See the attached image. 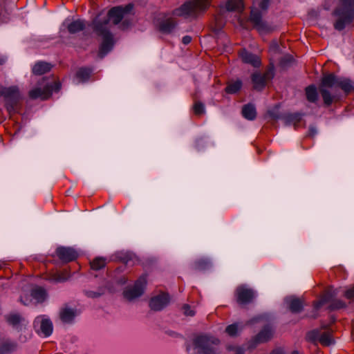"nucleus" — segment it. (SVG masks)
<instances>
[{
  "label": "nucleus",
  "mask_w": 354,
  "mask_h": 354,
  "mask_svg": "<svg viewBox=\"0 0 354 354\" xmlns=\"http://www.w3.org/2000/svg\"><path fill=\"white\" fill-rule=\"evenodd\" d=\"M67 275L68 274L66 272H56L50 274L47 279L55 281H64L68 279Z\"/></svg>",
  "instance_id": "nucleus-34"
},
{
  "label": "nucleus",
  "mask_w": 354,
  "mask_h": 354,
  "mask_svg": "<svg viewBox=\"0 0 354 354\" xmlns=\"http://www.w3.org/2000/svg\"><path fill=\"white\" fill-rule=\"evenodd\" d=\"M0 354H4L3 353H2L1 351H0Z\"/></svg>",
  "instance_id": "nucleus-55"
},
{
  "label": "nucleus",
  "mask_w": 354,
  "mask_h": 354,
  "mask_svg": "<svg viewBox=\"0 0 354 354\" xmlns=\"http://www.w3.org/2000/svg\"><path fill=\"white\" fill-rule=\"evenodd\" d=\"M134 5L131 3L125 6L112 7L107 12L106 17L99 19L95 17L91 24L92 29L97 37H102V42L99 46L98 57L102 59L113 48L115 40L113 34L109 30V23L119 25L122 30L129 29L132 25V20L128 15L133 14Z\"/></svg>",
  "instance_id": "nucleus-1"
},
{
  "label": "nucleus",
  "mask_w": 354,
  "mask_h": 354,
  "mask_svg": "<svg viewBox=\"0 0 354 354\" xmlns=\"http://www.w3.org/2000/svg\"><path fill=\"white\" fill-rule=\"evenodd\" d=\"M335 296L334 292H333L332 288L328 287L326 288L320 295V299L324 303H328L332 301L333 297Z\"/></svg>",
  "instance_id": "nucleus-36"
},
{
  "label": "nucleus",
  "mask_w": 354,
  "mask_h": 354,
  "mask_svg": "<svg viewBox=\"0 0 354 354\" xmlns=\"http://www.w3.org/2000/svg\"><path fill=\"white\" fill-rule=\"evenodd\" d=\"M341 88L347 95L354 91V82L349 78L338 77L333 73H324L320 80L318 88L310 84L306 87L305 94L306 100L311 103H316L318 100V91L320 93L324 105L329 107L333 102L339 101L337 95H333L329 88Z\"/></svg>",
  "instance_id": "nucleus-2"
},
{
  "label": "nucleus",
  "mask_w": 354,
  "mask_h": 354,
  "mask_svg": "<svg viewBox=\"0 0 354 354\" xmlns=\"http://www.w3.org/2000/svg\"><path fill=\"white\" fill-rule=\"evenodd\" d=\"M210 262L207 259H201L196 261L194 264V269L198 271H203L208 269Z\"/></svg>",
  "instance_id": "nucleus-35"
},
{
  "label": "nucleus",
  "mask_w": 354,
  "mask_h": 354,
  "mask_svg": "<svg viewBox=\"0 0 354 354\" xmlns=\"http://www.w3.org/2000/svg\"><path fill=\"white\" fill-rule=\"evenodd\" d=\"M344 296L348 299H354V286H352L351 288L346 290L344 293Z\"/></svg>",
  "instance_id": "nucleus-44"
},
{
  "label": "nucleus",
  "mask_w": 354,
  "mask_h": 354,
  "mask_svg": "<svg viewBox=\"0 0 354 354\" xmlns=\"http://www.w3.org/2000/svg\"><path fill=\"white\" fill-rule=\"evenodd\" d=\"M56 254L63 263L73 261L78 257L77 252L73 248L63 246L56 249Z\"/></svg>",
  "instance_id": "nucleus-13"
},
{
  "label": "nucleus",
  "mask_w": 354,
  "mask_h": 354,
  "mask_svg": "<svg viewBox=\"0 0 354 354\" xmlns=\"http://www.w3.org/2000/svg\"><path fill=\"white\" fill-rule=\"evenodd\" d=\"M235 297L239 304L245 305L252 302L255 297V292L252 288L241 285L236 288Z\"/></svg>",
  "instance_id": "nucleus-10"
},
{
  "label": "nucleus",
  "mask_w": 354,
  "mask_h": 354,
  "mask_svg": "<svg viewBox=\"0 0 354 354\" xmlns=\"http://www.w3.org/2000/svg\"><path fill=\"white\" fill-rule=\"evenodd\" d=\"M234 354H245L244 350L241 348V347H236L234 348Z\"/></svg>",
  "instance_id": "nucleus-48"
},
{
  "label": "nucleus",
  "mask_w": 354,
  "mask_h": 354,
  "mask_svg": "<svg viewBox=\"0 0 354 354\" xmlns=\"http://www.w3.org/2000/svg\"><path fill=\"white\" fill-rule=\"evenodd\" d=\"M243 82L241 80L236 81H230L227 83V86L224 91L227 94H235L238 93L242 88Z\"/></svg>",
  "instance_id": "nucleus-26"
},
{
  "label": "nucleus",
  "mask_w": 354,
  "mask_h": 354,
  "mask_svg": "<svg viewBox=\"0 0 354 354\" xmlns=\"http://www.w3.org/2000/svg\"><path fill=\"white\" fill-rule=\"evenodd\" d=\"M192 111L194 115L197 117H201L205 113V104L199 101L194 100V104L192 106Z\"/></svg>",
  "instance_id": "nucleus-30"
},
{
  "label": "nucleus",
  "mask_w": 354,
  "mask_h": 354,
  "mask_svg": "<svg viewBox=\"0 0 354 354\" xmlns=\"http://www.w3.org/2000/svg\"><path fill=\"white\" fill-rule=\"evenodd\" d=\"M279 104H276L272 110H268L267 115L271 120H277L278 119H282L283 114L279 112Z\"/></svg>",
  "instance_id": "nucleus-38"
},
{
  "label": "nucleus",
  "mask_w": 354,
  "mask_h": 354,
  "mask_svg": "<svg viewBox=\"0 0 354 354\" xmlns=\"http://www.w3.org/2000/svg\"><path fill=\"white\" fill-rule=\"evenodd\" d=\"M334 15L338 17L334 23L335 29L344 30L346 25L351 24L354 19V0H340V6L335 8Z\"/></svg>",
  "instance_id": "nucleus-6"
},
{
  "label": "nucleus",
  "mask_w": 354,
  "mask_h": 354,
  "mask_svg": "<svg viewBox=\"0 0 354 354\" xmlns=\"http://www.w3.org/2000/svg\"><path fill=\"white\" fill-rule=\"evenodd\" d=\"M301 117L302 115L299 113H285L282 115V120H284L287 125L293 124L296 129L301 121Z\"/></svg>",
  "instance_id": "nucleus-20"
},
{
  "label": "nucleus",
  "mask_w": 354,
  "mask_h": 354,
  "mask_svg": "<svg viewBox=\"0 0 354 354\" xmlns=\"http://www.w3.org/2000/svg\"><path fill=\"white\" fill-rule=\"evenodd\" d=\"M53 65L50 63L46 62H37L33 66L32 72L35 75H42L51 71Z\"/></svg>",
  "instance_id": "nucleus-19"
},
{
  "label": "nucleus",
  "mask_w": 354,
  "mask_h": 354,
  "mask_svg": "<svg viewBox=\"0 0 354 354\" xmlns=\"http://www.w3.org/2000/svg\"><path fill=\"white\" fill-rule=\"evenodd\" d=\"M3 98L5 107L10 115L20 111L22 106V97L17 86L8 87Z\"/></svg>",
  "instance_id": "nucleus-7"
},
{
  "label": "nucleus",
  "mask_w": 354,
  "mask_h": 354,
  "mask_svg": "<svg viewBox=\"0 0 354 354\" xmlns=\"http://www.w3.org/2000/svg\"><path fill=\"white\" fill-rule=\"evenodd\" d=\"M86 28V23L84 20L77 19L73 21L67 26V30L70 34H75Z\"/></svg>",
  "instance_id": "nucleus-23"
},
{
  "label": "nucleus",
  "mask_w": 354,
  "mask_h": 354,
  "mask_svg": "<svg viewBox=\"0 0 354 354\" xmlns=\"http://www.w3.org/2000/svg\"><path fill=\"white\" fill-rule=\"evenodd\" d=\"M6 322L13 327H18L23 317L18 313H12L6 316Z\"/></svg>",
  "instance_id": "nucleus-31"
},
{
  "label": "nucleus",
  "mask_w": 354,
  "mask_h": 354,
  "mask_svg": "<svg viewBox=\"0 0 354 354\" xmlns=\"http://www.w3.org/2000/svg\"><path fill=\"white\" fill-rule=\"evenodd\" d=\"M242 115L247 120H253L257 118V111L253 104H245L241 110Z\"/></svg>",
  "instance_id": "nucleus-24"
},
{
  "label": "nucleus",
  "mask_w": 354,
  "mask_h": 354,
  "mask_svg": "<svg viewBox=\"0 0 354 354\" xmlns=\"http://www.w3.org/2000/svg\"><path fill=\"white\" fill-rule=\"evenodd\" d=\"M192 343L197 354H220L218 346L221 341L215 336L207 333L198 334L194 337Z\"/></svg>",
  "instance_id": "nucleus-4"
},
{
  "label": "nucleus",
  "mask_w": 354,
  "mask_h": 354,
  "mask_svg": "<svg viewBox=\"0 0 354 354\" xmlns=\"http://www.w3.org/2000/svg\"><path fill=\"white\" fill-rule=\"evenodd\" d=\"M106 259L103 257H96L90 262L91 268L93 270H99L106 266Z\"/></svg>",
  "instance_id": "nucleus-33"
},
{
  "label": "nucleus",
  "mask_w": 354,
  "mask_h": 354,
  "mask_svg": "<svg viewBox=\"0 0 354 354\" xmlns=\"http://www.w3.org/2000/svg\"><path fill=\"white\" fill-rule=\"evenodd\" d=\"M319 330H313L307 333L306 339L308 342L314 343L319 341Z\"/></svg>",
  "instance_id": "nucleus-39"
},
{
  "label": "nucleus",
  "mask_w": 354,
  "mask_h": 354,
  "mask_svg": "<svg viewBox=\"0 0 354 354\" xmlns=\"http://www.w3.org/2000/svg\"><path fill=\"white\" fill-rule=\"evenodd\" d=\"M293 61V57L291 55H286L280 59L279 64L281 66L284 67L290 64Z\"/></svg>",
  "instance_id": "nucleus-41"
},
{
  "label": "nucleus",
  "mask_w": 354,
  "mask_h": 354,
  "mask_svg": "<svg viewBox=\"0 0 354 354\" xmlns=\"http://www.w3.org/2000/svg\"><path fill=\"white\" fill-rule=\"evenodd\" d=\"M212 0H188L174 11V15L185 19H197L209 8Z\"/></svg>",
  "instance_id": "nucleus-3"
},
{
  "label": "nucleus",
  "mask_w": 354,
  "mask_h": 354,
  "mask_svg": "<svg viewBox=\"0 0 354 354\" xmlns=\"http://www.w3.org/2000/svg\"><path fill=\"white\" fill-rule=\"evenodd\" d=\"M40 330L45 337L50 336L53 333V323L49 319L43 318L39 322Z\"/></svg>",
  "instance_id": "nucleus-27"
},
{
  "label": "nucleus",
  "mask_w": 354,
  "mask_h": 354,
  "mask_svg": "<svg viewBox=\"0 0 354 354\" xmlns=\"http://www.w3.org/2000/svg\"><path fill=\"white\" fill-rule=\"evenodd\" d=\"M239 55L242 62L245 64H250L255 68H259L261 65L260 57L258 55L249 52L245 48L241 49L239 51Z\"/></svg>",
  "instance_id": "nucleus-14"
},
{
  "label": "nucleus",
  "mask_w": 354,
  "mask_h": 354,
  "mask_svg": "<svg viewBox=\"0 0 354 354\" xmlns=\"http://www.w3.org/2000/svg\"><path fill=\"white\" fill-rule=\"evenodd\" d=\"M17 348V344L15 342H5L0 345V351L4 354H10Z\"/></svg>",
  "instance_id": "nucleus-32"
},
{
  "label": "nucleus",
  "mask_w": 354,
  "mask_h": 354,
  "mask_svg": "<svg viewBox=\"0 0 354 354\" xmlns=\"http://www.w3.org/2000/svg\"><path fill=\"white\" fill-rule=\"evenodd\" d=\"M183 309L184 310V314L186 316H194L195 315V312L191 309V307L189 304H184Z\"/></svg>",
  "instance_id": "nucleus-42"
},
{
  "label": "nucleus",
  "mask_w": 354,
  "mask_h": 354,
  "mask_svg": "<svg viewBox=\"0 0 354 354\" xmlns=\"http://www.w3.org/2000/svg\"><path fill=\"white\" fill-rule=\"evenodd\" d=\"M330 325H322L321 329L326 330L319 335V342L324 346H328L332 344L334 341L332 338L333 330L330 328Z\"/></svg>",
  "instance_id": "nucleus-18"
},
{
  "label": "nucleus",
  "mask_w": 354,
  "mask_h": 354,
  "mask_svg": "<svg viewBox=\"0 0 354 354\" xmlns=\"http://www.w3.org/2000/svg\"><path fill=\"white\" fill-rule=\"evenodd\" d=\"M274 77V65L270 62L266 68L263 73L259 72L253 73L251 75V81L252 88L257 91H263L266 86L268 82L272 80Z\"/></svg>",
  "instance_id": "nucleus-8"
},
{
  "label": "nucleus",
  "mask_w": 354,
  "mask_h": 354,
  "mask_svg": "<svg viewBox=\"0 0 354 354\" xmlns=\"http://www.w3.org/2000/svg\"><path fill=\"white\" fill-rule=\"evenodd\" d=\"M191 41H192V37H190L189 35L184 36L182 39V42L185 45L189 44Z\"/></svg>",
  "instance_id": "nucleus-47"
},
{
  "label": "nucleus",
  "mask_w": 354,
  "mask_h": 354,
  "mask_svg": "<svg viewBox=\"0 0 354 354\" xmlns=\"http://www.w3.org/2000/svg\"><path fill=\"white\" fill-rule=\"evenodd\" d=\"M325 304L319 299L313 302V307L315 310H319Z\"/></svg>",
  "instance_id": "nucleus-45"
},
{
  "label": "nucleus",
  "mask_w": 354,
  "mask_h": 354,
  "mask_svg": "<svg viewBox=\"0 0 354 354\" xmlns=\"http://www.w3.org/2000/svg\"><path fill=\"white\" fill-rule=\"evenodd\" d=\"M55 92L59 91L61 89L62 84L59 81H55L53 85H50Z\"/></svg>",
  "instance_id": "nucleus-46"
},
{
  "label": "nucleus",
  "mask_w": 354,
  "mask_h": 354,
  "mask_svg": "<svg viewBox=\"0 0 354 354\" xmlns=\"http://www.w3.org/2000/svg\"><path fill=\"white\" fill-rule=\"evenodd\" d=\"M176 24L174 18L169 17L159 22L158 30L162 33L169 34L175 28Z\"/></svg>",
  "instance_id": "nucleus-17"
},
{
  "label": "nucleus",
  "mask_w": 354,
  "mask_h": 354,
  "mask_svg": "<svg viewBox=\"0 0 354 354\" xmlns=\"http://www.w3.org/2000/svg\"><path fill=\"white\" fill-rule=\"evenodd\" d=\"M270 354H285V353L281 349L277 348V349L273 350Z\"/></svg>",
  "instance_id": "nucleus-49"
},
{
  "label": "nucleus",
  "mask_w": 354,
  "mask_h": 354,
  "mask_svg": "<svg viewBox=\"0 0 354 354\" xmlns=\"http://www.w3.org/2000/svg\"><path fill=\"white\" fill-rule=\"evenodd\" d=\"M8 87H5L3 86H0V97L4 96V93H6V90Z\"/></svg>",
  "instance_id": "nucleus-50"
},
{
  "label": "nucleus",
  "mask_w": 354,
  "mask_h": 354,
  "mask_svg": "<svg viewBox=\"0 0 354 354\" xmlns=\"http://www.w3.org/2000/svg\"><path fill=\"white\" fill-rule=\"evenodd\" d=\"M273 337V330L272 328L267 325L265 326L251 340L249 343L248 348L253 349L256 346L262 343L270 341Z\"/></svg>",
  "instance_id": "nucleus-11"
},
{
  "label": "nucleus",
  "mask_w": 354,
  "mask_h": 354,
  "mask_svg": "<svg viewBox=\"0 0 354 354\" xmlns=\"http://www.w3.org/2000/svg\"><path fill=\"white\" fill-rule=\"evenodd\" d=\"M225 8L229 12H242L244 9L243 0H228L225 4Z\"/></svg>",
  "instance_id": "nucleus-25"
},
{
  "label": "nucleus",
  "mask_w": 354,
  "mask_h": 354,
  "mask_svg": "<svg viewBox=\"0 0 354 354\" xmlns=\"http://www.w3.org/2000/svg\"><path fill=\"white\" fill-rule=\"evenodd\" d=\"M127 278H125V277H122V278H121V279L119 280L118 283H119L120 284H124V283H126V282H127Z\"/></svg>",
  "instance_id": "nucleus-51"
},
{
  "label": "nucleus",
  "mask_w": 354,
  "mask_h": 354,
  "mask_svg": "<svg viewBox=\"0 0 354 354\" xmlns=\"http://www.w3.org/2000/svg\"><path fill=\"white\" fill-rule=\"evenodd\" d=\"M128 258L127 257H124L120 259V261L122 262V263H127L128 261Z\"/></svg>",
  "instance_id": "nucleus-53"
},
{
  "label": "nucleus",
  "mask_w": 354,
  "mask_h": 354,
  "mask_svg": "<svg viewBox=\"0 0 354 354\" xmlns=\"http://www.w3.org/2000/svg\"><path fill=\"white\" fill-rule=\"evenodd\" d=\"M92 71L88 68H80L76 72L75 76L81 82L88 81L91 77Z\"/></svg>",
  "instance_id": "nucleus-28"
},
{
  "label": "nucleus",
  "mask_w": 354,
  "mask_h": 354,
  "mask_svg": "<svg viewBox=\"0 0 354 354\" xmlns=\"http://www.w3.org/2000/svg\"><path fill=\"white\" fill-rule=\"evenodd\" d=\"M147 285V276L142 274L136 280L132 286H128L123 290L122 295L128 301H132L143 295Z\"/></svg>",
  "instance_id": "nucleus-9"
},
{
  "label": "nucleus",
  "mask_w": 354,
  "mask_h": 354,
  "mask_svg": "<svg viewBox=\"0 0 354 354\" xmlns=\"http://www.w3.org/2000/svg\"><path fill=\"white\" fill-rule=\"evenodd\" d=\"M30 295L38 303H43L47 297V292L43 287L36 286L31 290Z\"/></svg>",
  "instance_id": "nucleus-22"
},
{
  "label": "nucleus",
  "mask_w": 354,
  "mask_h": 354,
  "mask_svg": "<svg viewBox=\"0 0 354 354\" xmlns=\"http://www.w3.org/2000/svg\"><path fill=\"white\" fill-rule=\"evenodd\" d=\"M271 0H260L259 7L260 10L252 8L250 12L249 21L252 24L253 28L260 33H270L274 30V27L262 19V11L266 12L270 6Z\"/></svg>",
  "instance_id": "nucleus-5"
},
{
  "label": "nucleus",
  "mask_w": 354,
  "mask_h": 354,
  "mask_svg": "<svg viewBox=\"0 0 354 354\" xmlns=\"http://www.w3.org/2000/svg\"><path fill=\"white\" fill-rule=\"evenodd\" d=\"M170 302V296L168 292H160V294L152 297L149 301V306L153 311H160Z\"/></svg>",
  "instance_id": "nucleus-12"
},
{
  "label": "nucleus",
  "mask_w": 354,
  "mask_h": 354,
  "mask_svg": "<svg viewBox=\"0 0 354 354\" xmlns=\"http://www.w3.org/2000/svg\"><path fill=\"white\" fill-rule=\"evenodd\" d=\"M76 316V310L75 309L65 307L61 309L59 312V318L64 323H72Z\"/></svg>",
  "instance_id": "nucleus-21"
},
{
  "label": "nucleus",
  "mask_w": 354,
  "mask_h": 354,
  "mask_svg": "<svg viewBox=\"0 0 354 354\" xmlns=\"http://www.w3.org/2000/svg\"><path fill=\"white\" fill-rule=\"evenodd\" d=\"M309 131H310V135L311 136H313L316 133V131L313 128H310Z\"/></svg>",
  "instance_id": "nucleus-52"
},
{
  "label": "nucleus",
  "mask_w": 354,
  "mask_h": 354,
  "mask_svg": "<svg viewBox=\"0 0 354 354\" xmlns=\"http://www.w3.org/2000/svg\"><path fill=\"white\" fill-rule=\"evenodd\" d=\"M238 324H232L225 328V333L230 337H236L238 335Z\"/></svg>",
  "instance_id": "nucleus-40"
},
{
  "label": "nucleus",
  "mask_w": 354,
  "mask_h": 354,
  "mask_svg": "<svg viewBox=\"0 0 354 354\" xmlns=\"http://www.w3.org/2000/svg\"><path fill=\"white\" fill-rule=\"evenodd\" d=\"M346 305L344 301L340 299H332L328 306V309L331 311L346 308Z\"/></svg>",
  "instance_id": "nucleus-37"
},
{
  "label": "nucleus",
  "mask_w": 354,
  "mask_h": 354,
  "mask_svg": "<svg viewBox=\"0 0 354 354\" xmlns=\"http://www.w3.org/2000/svg\"><path fill=\"white\" fill-rule=\"evenodd\" d=\"M39 318V317H37V318H36V319L35 320V322H34V326H35L36 323H38V322H39V321H38Z\"/></svg>",
  "instance_id": "nucleus-54"
},
{
  "label": "nucleus",
  "mask_w": 354,
  "mask_h": 354,
  "mask_svg": "<svg viewBox=\"0 0 354 354\" xmlns=\"http://www.w3.org/2000/svg\"><path fill=\"white\" fill-rule=\"evenodd\" d=\"M53 88L48 84L45 86L43 88H36L29 91L28 95L30 98L35 100L41 98L42 100L48 99L52 95Z\"/></svg>",
  "instance_id": "nucleus-15"
},
{
  "label": "nucleus",
  "mask_w": 354,
  "mask_h": 354,
  "mask_svg": "<svg viewBox=\"0 0 354 354\" xmlns=\"http://www.w3.org/2000/svg\"><path fill=\"white\" fill-rule=\"evenodd\" d=\"M215 29L216 30H220L223 27L222 17L221 15L215 16Z\"/></svg>",
  "instance_id": "nucleus-43"
},
{
  "label": "nucleus",
  "mask_w": 354,
  "mask_h": 354,
  "mask_svg": "<svg viewBox=\"0 0 354 354\" xmlns=\"http://www.w3.org/2000/svg\"><path fill=\"white\" fill-rule=\"evenodd\" d=\"M106 289H109L108 285L99 287L97 291L84 290V293L87 297L95 299L104 295Z\"/></svg>",
  "instance_id": "nucleus-29"
},
{
  "label": "nucleus",
  "mask_w": 354,
  "mask_h": 354,
  "mask_svg": "<svg viewBox=\"0 0 354 354\" xmlns=\"http://www.w3.org/2000/svg\"><path fill=\"white\" fill-rule=\"evenodd\" d=\"M285 301L291 313H299L303 310L304 301L301 299L292 296L286 297Z\"/></svg>",
  "instance_id": "nucleus-16"
}]
</instances>
